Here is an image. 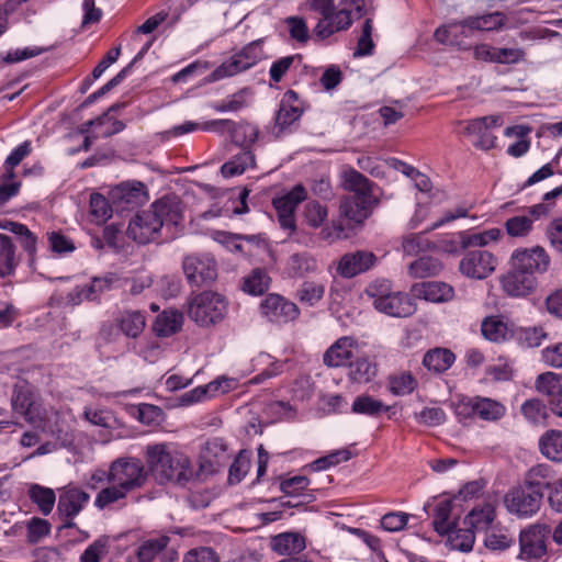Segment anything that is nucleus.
I'll list each match as a JSON object with an SVG mask.
<instances>
[{
  "instance_id": "nucleus-1",
  "label": "nucleus",
  "mask_w": 562,
  "mask_h": 562,
  "mask_svg": "<svg viewBox=\"0 0 562 562\" xmlns=\"http://www.w3.org/2000/svg\"><path fill=\"white\" fill-rule=\"evenodd\" d=\"M183 220L181 201L167 195L155 201L148 210L137 213L127 226V236L138 244L156 241L164 227L178 226Z\"/></svg>"
},
{
  "instance_id": "nucleus-2",
  "label": "nucleus",
  "mask_w": 562,
  "mask_h": 562,
  "mask_svg": "<svg viewBox=\"0 0 562 562\" xmlns=\"http://www.w3.org/2000/svg\"><path fill=\"white\" fill-rule=\"evenodd\" d=\"M145 459L149 473L159 485L172 483L186 486L194 480L190 459L167 443L148 445L145 449Z\"/></svg>"
},
{
  "instance_id": "nucleus-3",
  "label": "nucleus",
  "mask_w": 562,
  "mask_h": 562,
  "mask_svg": "<svg viewBox=\"0 0 562 562\" xmlns=\"http://www.w3.org/2000/svg\"><path fill=\"white\" fill-rule=\"evenodd\" d=\"M366 14L364 0H339L337 5L331 0L329 9L319 13L313 34L318 40H326L335 33L347 31L355 20Z\"/></svg>"
},
{
  "instance_id": "nucleus-4",
  "label": "nucleus",
  "mask_w": 562,
  "mask_h": 562,
  "mask_svg": "<svg viewBox=\"0 0 562 562\" xmlns=\"http://www.w3.org/2000/svg\"><path fill=\"white\" fill-rule=\"evenodd\" d=\"M503 25L501 13H491L481 16H470L461 22L450 23L447 26L438 27L435 38L447 45L463 46L460 36H470L473 31H493Z\"/></svg>"
},
{
  "instance_id": "nucleus-5",
  "label": "nucleus",
  "mask_w": 562,
  "mask_h": 562,
  "mask_svg": "<svg viewBox=\"0 0 562 562\" xmlns=\"http://www.w3.org/2000/svg\"><path fill=\"white\" fill-rule=\"evenodd\" d=\"M149 469L135 457H121L110 464V481L128 494L142 490L148 482Z\"/></svg>"
},
{
  "instance_id": "nucleus-6",
  "label": "nucleus",
  "mask_w": 562,
  "mask_h": 562,
  "mask_svg": "<svg viewBox=\"0 0 562 562\" xmlns=\"http://www.w3.org/2000/svg\"><path fill=\"white\" fill-rule=\"evenodd\" d=\"M226 311L227 302L223 295L204 291L190 300L188 315L198 325L209 326L221 322Z\"/></svg>"
},
{
  "instance_id": "nucleus-7",
  "label": "nucleus",
  "mask_w": 562,
  "mask_h": 562,
  "mask_svg": "<svg viewBox=\"0 0 562 562\" xmlns=\"http://www.w3.org/2000/svg\"><path fill=\"white\" fill-rule=\"evenodd\" d=\"M182 269L189 284L192 286L207 285L217 278L216 261L207 254H193L184 257Z\"/></svg>"
},
{
  "instance_id": "nucleus-8",
  "label": "nucleus",
  "mask_w": 562,
  "mask_h": 562,
  "mask_svg": "<svg viewBox=\"0 0 562 562\" xmlns=\"http://www.w3.org/2000/svg\"><path fill=\"white\" fill-rule=\"evenodd\" d=\"M542 498L543 492L533 491L522 484L505 495L504 504L510 514L528 518L538 513Z\"/></svg>"
},
{
  "instance_id": "nucleus-9",
  "label": "nucleus",
  "mask_w": 562,
  "mask_h": 562,
  "mask_svg": "<svg viewBox=\"0 0 562 562\" xmlns=\"http://www.w3.org/2000/svg\"><path fill=\"white\" fill-rule=\"evenodd\" d=\"M464 125V134L474 137L473 145L482 150H488L495 147L496 136L492 130L503 124L501 115L482 116L474 120L460 122Z\"/></svg>"
},
{
  "instance_id": "nucleus-10",
  "label": "nucleus",
  "mask_w": 562,
  "mask_h": 562,
  "mask_svg": "<svg viewBox=\"0 0 562 562\" xmlns=\"http://www.w3.org/2000/svg\"><path fill=\"white\" fill-rule=\"evenodd\" d=\"M550 528L544 524H535L522 530L519 536V558L525 560H539L546 552V539Z\"/></svg>"
},
{
  "instance_id": "nucleus-11",
  "label": "nucleus",
  "mask_w": 562,
  "mask_h": 562,
  "mask_svg": "<svg viewBox=\"0 0 562 562\" xmlns=\"http://www.w3.org/2000/svg\"><path fill=\"white\" fill-rule=\"evenodd\" d=\"M510 262L516 269L535 277L537 273H544L548 270L550 257L544 248L535 246L516 249L512 255Z\"/></svg>"
},
{
  "instance_id": "nucleus-12",
  "label": "nucleus",
  "mask_w": 562,
  "mask_h": 562,
  "mask_svg": "<svg viewBox=\"0 0 562 562\" xmlns=\"http://www.w3.org/2000/svg\"><path fill=\"white\" fill-rule=\"evenodd\" d=\"M90 495L77 486H67L59 495L57 510L65 520L61 528H74V518L85 508Z\"/></svg>"
},
{
  "instance_id": "nucleus-13",
  "label": "nucleus",
  "mask_w": 562,
  "mask_h": 562,
  "mask_svg": "<svg viewBox=\"0 0 562 562\" xmlns=\"http://www.w3.org/2000/svg\"><path fill=\"white\" fill-rule=\"evenodd\" d=\"M307 196L302 184H296L291 191L273 200L280 226L290 233L295 231L294 211Z\"/></svg>"
},
{
  "instance_id": "nucleus-14",
  "label": "nucleus",
  "mask_w": 562,
  "mask_h": 562,
  "mask_svg": "<svg viewBox=\"0 0 562 562\" xmlns=\"http://www.w3.org/2000/svg\"><path fill=\"white\" fill-rule=\"evenodd\" d=\"M496 268V258L487 250H472L459 263L460 272L471 279L487 278Z\"/></svg>"
},
{
  "instance_id": "nucleus-15",
  "label": "nucleus",
  "mask_w": 562,
  "mask_h": 562,
  "mask_svg": "<svg viewBox=\"0 0 562 562\" xmlns=\"http://www.w3.org/2000/svg\"><path fill=\"white\" fill-rule=\"evenodd\" d=\"M261 313L272 323H288L294 321L299 314L295 303L279 294H269L260 304Z\"/></svg>"
},
{
  "instance_id": "nucleus-16",
  "label": "nucleus",
  "mask_w": 562,
  "mask_h": 562,
  "mask_svg": "<svg viewBox=\"0 0 562 562\" xmlns=\"http://www.w3.org/2000/svg\"><path fill=\"white\" fill-rule=\"evenodd\" d=\"M376 256L369 250H357L345 254L338 261L337 273L342 278H353L375 266Z\"/></svg>"
},
{
  "instance_id": "nucleus-17",
  "label": "nucleus",
  "mask_w": 562,
  "mask_h": 562,
  "mask_svg": "<svg viewBox=\"0 0 562 562\" xmlns=\"http://www.w3.org/2000/svg\"><path fill=\"white\" fill-rule=\"evenodd\" d=\"M120 280V277L114 272H108L102 277H94L89 284L77 286L74 292L70 293L71 301L80 303L83 300H98L101 294L116 286Z\"/></svg>"
},
{
  "instance_id": "nucleus-18",
  "label": "nucleus",
  "mask_w": 562,
  "mask_h": 562,
  "mask_svg": "<svg viewBox=\"0 0 562 562\" xmlns=\"http://www.w3.org/2000/svg\"><path fill=\"white\" fill-rule=\"evenodd\" d=\"M358 342L350 336L337 339L324 353L323 362L326 367L338 368L346 366L357 356Z\"/></svg>"
},
{
  "instance_id": "nucleus-19",
  "label": "nucleus",
  "mask_w": 562,
  "mask_h": 562,
  "mask_svg": "<svg viewBox=\"0 0 562 562\" xmlns=\"http://www.w3.org/2000/svg\"><path fill=\"white\" fill-rule=\"evenodd\" d=\"M374 307L393 317H408L416 311L414 300L405 293L392 292L390 295L373 300Z\"/></svg>"
},
{
  "instance_id": "nucleus-20",
  "label": "nucleus",
  "mask_w": 562,
  "mask_h": 562,
  "mask_svg": "<svg viewBox=\"0 0 562 562\" xmlns=\"http://www.w3.org/2000/svg\"><path fill=\"white\" fill-rule=\"evenodd\" d=\"M376 204L375 195H348L340 201V215L356 223H362Z\"/></svg>"
},
{
  "instance_id": "nucleus-21",
  "label": "nucleus",
  "mask_w": 562,
  "mask_h": 562,
  "mask_svg": "<svg viewBox=\"0 0 562 562\" xmlns=\"http://www.w3.org/2000/svg\"><path fill=\"white\" fill-rule=\"evenodd\" d=\"M303 114V109L299 104V95L293 90H288L280 102L276 114L277 135L283 133L288 127L294 124Z\"/></svg>"
},
{
  "instance_id": "nucleus-22",
  "label": "nucleus",
  "mask_w": 562,
  "mask_h": 562,
  "mask_svg": "<svg viewBox=\"0 0 562 562\" xmlns=\"http://www.w3.org/2000/svg\"><path fill=\"white\" fill-rule=\"evenodd\" d=\"M503 290L510 296H526L536 288V277L529 276L512 266V270L503 276Z\"/></svg>"
},
{
  "instance_id": "nucleus-23",
  "label": "nucleus",
  "mask_w": 562,
  "mask_h": 562,
  "mask_svg": "<svg viewBox=\"0 0 562 562\" xmlns=\"http://www.w3.org/2000/svg\"><path fill=\"white\" fill-rule=\"evenodd\" d=\"M412 292L418 299L432 303H443L453 299V288L440 281H426L417 283L412 288Z\"/></svg>"
},
{
  "instance_id": "nucleus-24",
  "label": "nucleus",
  "mask_w": 562,
  "mask_h": 562,
  "mask_svg": "<svg viewBox=\"0 0 562 562\" xmlns=\"http://www.w3.org/2000/svg\"><path fill=\"white\" fill-rule=\"evenodd\" d=\"M12 407L15 413L21 414L30 424L41 423L44 418L40 406L33 401L32 394L26 389L14 390Z\"/></svg>"
},
{
  "instance_id": "nucleus-25",
  "label": "nucleus",
  "mask_w": 562,
  "mask_h": 562,
  "mask_svg": "<svg viewBox=\"0 0 562 562\" xmlns=\"http://www.w3.org/2000/svg\"><path fill=\"white\" fill-rule=\"evenodd\" d=\"M115 326L125 337L136 339L146 327L145 314L139 311H124L115 318Z\"/></svg>"
},
{
  "instance_id": "nucleus-26",
  "label": "nucleus",
  "mask_w": 562,
  "mask_h": 562,
  "mask_svg": "<svg viewBox=\"0 0 562 562\" xmlns=\"http://www.w3.org/2000/svg\"><path fill=\"white\" fill-rule=\"evenodd\" d=\"M113 196L123 205L134 207L147 201V190L139 181L125 182L116 187Z\"/></svg>"
},
{
  "instance_id": "nucleus-27",
  "label": "nucleus",
  "mask_w": 562,
  "mask_h": 562,
  "mask_svg": "<svg viewBox=\"0 0 562 562\" xmlns=\"http://www.w3.org/2000/svg\"><path fill=\"white\" fill-rule=\"evenodd\" d=\"M514 324L505 322L499 316L486 317L481 325L482 335L490 341L503 342L512 339Z\"/></svg>"
},
{
  "instance_id": "nucleus-28",
  "label": "nucleus",
  "mask_w": 562,
  "mask_h": 562,
  "mask_svg": "<svg viewBox=\"0 0 562 562\" xmlns=\"http://www.w3.org/2000/svg\"><path fill=\"white\" fill-rule=\"evenodd\" d=\"M236 385V380L232 378L221 376L212 381L205 386H198L183 395V401L194 403L206 397L207 393L214 395L216 392L227 393Z\"/></svg>"
},
{
  "instance_id": "nucleus-29",
  "label": "nucleus",
  "mask_w": 562,
  "mask_h": 562,
  "mask_svg": "<svg viewBox=\"0 0 562 562\" xmlns=\"http://www.w3.org/2000/svg\"><path fill=\"white\" fill-rule=\"evenodd\" d=\"M555 472L551 465L539 463L531 467L525 474L524 485L538 492H543V488L549 490L550 481L554 477Z\"/></svg>"
},
{
  "instance_id": "nucleus-30",
  "label": "nucleus",
  "mask_w": 562,
  "mask_h": 562,
  "mask_svg": "<svg viewBox=\"0 0 562 562\" xmlns=\"http://www.w3.org/2000/svg\"><path fill=\"white\" fill-rule=\"evenodd\" d=\"M348 378L356 383H368L376 375V364L359 352L348 364Z\"/></svg>"
},
{
  "instance_id": "nucleus-31",
  "label": "nucleus",
  "mask_w": 562,
  "mask_h": 562,
  "mask_svg": "<svg viewBox=\"0 0 562 562\" xmlns=\"http://www.w3.org/2000/svg\"><path fill=\"white\" fill-rule=\"evenodd\" d=\"M306 547L305 539L297 532H283L277 535L271 540V548L279 554L300 553Z\"/></svg>"
},
{
  "instance_id": "nucleus-32",
  "label": "nucleus",
  "mask_w": 562,
  "mask_h": 562,
  "mask_svg": "<svg viewBox=\"0 0 562 562\" xmlns=\"http://www.w3.org/2000/svg\"><path fill=\"white\" fill-rule=\"evenodd\" d=\"M170 542L168 535H156L143 540L137 549V558L139 562H153Z\"/></svg>"
},
{
  "instance_id": "nucleus-33",
  "label": "nucleus",
  "mask_w": 562,
  "mask_h": 562,
  "mask_svg": "<svg viewBox=\"0 0 562 562\" xmlns=\"http://www.w3.org/2000/svg\"><path fill=\"white\" fill-rule=\"evenodd\" d=\"M454 353L446 348H435L427 351L423 359V364L435 373L447 371L454 362Z\"/></svg>"
},
{
  "instance_id": "nucleus-34",
  "label": "nucleus",
  "mask_w": 562,
  "mask_h": 562,
  "mask_svg": "<svg viewBox=\"0 0 562 562\" xmlns=\"http://www.w3.org/2000/svg\"><path fill=\"white\" fill-rule=\"evenodd\" d=\"M183 316L176 310L164 311L154 323V331L159 337H169L181 329Z\"/></svg>"
},
{
  "instance_id": "nucleus-35",
  "label": "nucleus",
  "mask_w": 562,
  "mask_h": 562,
  "mask_svg": "<svg viewBox=\"0 0 562 562\" xmlns=\"http://www.w3.org/2000/svg\"><path fill=\"white\" fill-rule=\"evenodd\" d=\"M542 456L554 462H562V431L548 430L539 439Z\"/></svg>"
},
{
  "instance_id": "nucleus-36",
  "label": "nucleus",
  "mask_w": 562,
  "mask_h": 562,
  "mask_svg": "<svg viewBox=\"0 0 562 562\" xmlns=\"http://www.w3.org/2000/svg\"><path fill=\"white\" fill-rule=\"evenodd\" d=\"M495 519V508L492 504L474 507L464 518L463 525L474 531L487 530Z\"/></svg>"
},
{
  "instance_id": "nucleus-37",
  "label": "nucleus",
  "mask_w": 562,
  "mask_h": 562,
  "mask_svg": "<svg viewBox=\"0 0 562 562\" xmlns=\"http://www.w3.org/2000/svg\"><path fill=\"white\" fill-rule=\"evenodd\" d=\"M476 417L485 422H498L506 415V406L496 400L476 396Z\"/></svg>"
},
{
  "instance_id": "nucleus-38",
  "label": "nucleus",
  "mask_w": 562,
  "mask_h": 562,
  "mask_svg": "<svg viewBox=\"0 0 562 562\" xmlns=\"http://www.w3.org/2000/svg\"><path fill=\"white\" fill-rule=\"evenodd\" d=\"M547 337L542 327H517L514 325L512 339L522 348L539 347Z\"/></svg>"
},
{
  "instance_id": "nucleus-39",
  "label": "nucleus",
  "mask_w": 562,
  "mask_h": 562,
  "mask_svg": "<svg viewBox=\"0 0 562 562\" xmlns=\"http://www.w3.org/2000/svg\"><path fill=\"white\" fill-rule=\"evenodd\" d=\"M501 235L502 232L499 228H490L479 233L463 232L459 234V243L462 249L483 247L491 241L498 240Z\"/></svg>"
},
{
  "instance_id": "nucleus-40",
  "label": "nucleus",
  "mask_w": 562,
  "mask_h": 562,
  "mask_svg": "<svg viewBox=\"0 0 562 562\" xmlns=\"http://www.w3.org/2000/svg\"><path fill=\"white\" fill-rule=\"evenodd\" d=\"M451 549L462 552H470L475 541V531L465 526L464 528H457L453 526L450 531L446 533Z\"/></svg>"
},
{
  "instance_id": "nucleus-41",
  "label": "nucleus",
  "mask_w": 562,
  "mask_h": 562,
  "mask_svg": "<svg viewBox=\"0 0 562 562\" xmlns=\"http://www.w3.org/2000/svg\"><path fill=\"white\" fill-rule=\"evenodd\" d=\"M442 270L439 259L430 256H424L413 261L408 267V273L414 278L425 279L435 277Z\"/></svg>"
},
{
  "instance_id": "nucleus-42",
  "label": "nucleus",
  "mask_w": 562,
  "mask_h": 562,
  "mask_svg": "<svg viewBox=\"0 0 562 562\" xmlns=\"http://www.w3.org/2000/svg\"><path fill=\"white\" fill-rule=\"evenodd\" d=\"M262 54L261 41L257 40L235 53L233 58L238 63L241 71H246L260 61Z\"/></svg>"
},
{
  "instance_id": "nucleus-43",
  "label": "nucleus",
  "mask_w": 562,
  "mask_h": 562,
  "mask_svg": "<svg viewBox=\"0 0 562 562\" xmlns=\"http://www.w3.org/2000/svg\"><path fill=\"white\" fill-rule=\"evenodd\" d=\"M373 186V182L355 169L345 173V187L352 192L351 195H374Z\"/></svg>"
},
{
  "instance_id": "nucleus-44",
  "label": "nucleus",
  "mask_w": 562,
  "mask_h": 562,
  "mask_svg": "<svg viewBox=\"0 0 562 562\" xmlns=\"http://www.w3.org/2000/svg\"><path fill=\"white\" fill-rule=\"evenodd\" d=\"M452 510V502L450 499H442L436 504L432 526L436 532L445 536L454 526L450 521Z\"/></svg>"
},
{
  "instance_id": "nucleus-45",
  "label": "nucleus",
  "mask_w": 562,
  "mask_h": 562,
  "mask_svg": "<svg viewBox=\"0 0 562 562\" xmlns=\"http://www.w3.org/2000/svg\"><path fill=\"white\" fill-rule=\"evenodd\" d=\"M128 493L122 487H120L119 484H113L110 486H105L101 488V491L97 494L94 499V506L103 510L111 505L120 504L121 502L125 501Z\"/></svg>"
},
{
  "instance_id": "nucleus-46",
  "label": "nucleus",
  "mask_w": 562,
  "mask_h": 562,
  "mask_svg": "<svg viewBox=\"0 0 562 562\" xmlns=\"http://www.w3.org/2000/svg\"><path fill=\"white\" fill-rule=\"evenodd\" d=\"M29 496L38 506L43 515L47 516L52 513L56 502V496L52 488L35 484L31 486Z\"/></svg>"
},
{
  "instance_id": "nucleus-47",
  "label": "nucleus",
  "mask_w": 562,
  "mask_h": 562,
  "mask_svg": "<svg viewBox=\"0 0 562 562\" xmlns=\"http://www.w3.org/2000/svg\"><path fill=\"white\" fill-rule=\"evenodd\" d=\"M15 267V248L12 239L4 234H0V277L12 273Z\"/></svg>"
},
{
  "instance_id": "nucleus-48",
  "label": "nucleus",
  "mask_w": 562,
  "mask_h": 562,
  "mask_svg": "<svg viewBox=\"0 0 562 562\" xmlns=\"http://www.w3.org/2000/svg\"><path fill=\"white\" fill-rule=\"evenodd\" d=\"M389 409V406L384 405L381 401L375 400L370 395L357 396L351 406L352 413L368 416H378L379 414L387 412Z\"/></svg>"
},
{
  "instance_id": "nucleus-49",
  "label": "nucleus",
  "mask_w": 562,
  "mask_h": 562,
  "mask_svg": "<svg viewBox=\"0 0 562 562\" xmlns=\"http://www.w3.org/2000/svg\"><path fill=\"white\" fill-rule=\"evenodd\" d=\"M325 294V285L315 281H304L296 292V297L302 304L315 306Z\"/></svg>"
},
{
  "instance_id": "nucleus-50",
  "label": "nucleus",
  "mask_w": 562,
  "mask_h": 562,
  "mask_svg": "<svg viewBox=\"0 0 562 562\" xmlns=\"http://www.w3.org/2000/svg\"><path fill=\"white\" fill-rule=\"evenodd\" d=\"M535 386L539 393L547 395L550 400L562 391L561 378L554 372L539 374L536 379Z\"/></svg>"
},
{
  "instance_id": "nucleus-51",
  "label": "nucleus",
  "mask_w": 562,
  "mask_h": 562,
  "mask_svg": "<svg viewBox=\"0 0 562 562\" xmlns=\"http://www.w3.org/2000/svg\"><path fill=\"white\" fill-rule=\"evenodd\" d=\"M290 268L294 276L304 277L316 272L318 266L316 259L307 252L294 254L290 258Z\"/></svg>"
},
{
  "instance_id": "nucleus-52",
  "label": "nucleus",
  "mask_w": 562,
  "mask_h": 562,
  "mask_svg": "<svg viewBox=\"0 0 562 562\" xmlns=\"http://www.w3.org/2000/svg\"><path fill=\"white\" fill-rule=\"evenodd\" d=\"M90 215L97 224L105 223L112 216L109 201L100 193L90 195Z\"/></svg>"
},
{
  "instance_id": "nucleus-53",
  "label": "nucleus",
  "mask_w": 562,
  "mask_h": 562,
  "mask_svg": "<svg viewBox=\"0 0 562 562\" xmlns=\"http://www.w3.org/2000/svg\"><path fill=\"white\" fill-rule=\"evenodd\" d=\"M416 386V380L408 372H403L401 374L390 376L389 379V390L396 396L411 394Z\"/></svg>"
},
{
  "instance_id": "nucleus-54",
  "label": "nucleus",
  "mask_w": 562,
  "mask_h": 562,
  "mask_svg": "<svg viewBox=\"0 0 562 562\" xmlns=\"http://www.w3.org/2000/svg\"><path fill=\"white\" fill-rule=\"evenodd\" d=\"M515 543L507 530L492 528L484 539L485 547L491 551H504Z\"/></svg>"
},
{
  "instance_id": "nucleus-55",
  "label": "nucleus",
  "mask_w": 562,
  "mask_h": 562,
  "mask_svg": "<svg viewBox=\"0 0 562 562\" xmlns=\"http://www.w3.org/2000/svg\"><path fill=\"white\" fill-rule=\"evenodd\" d=\"M426 232L418 234H408L403 237L402 248L408 256L417 255L432 247V244L426 238Z\"/></svg>"
},
{
  "instance_id": "nucleus-56",
  "label": "nucleus",
  "mask_w": 562,
  "mask_h": 562,
  "mask_svg": "<svg viewBox=\"0 0 562 562\" xmlns=\"http://www.w3.org/2000/svg\"><path fill=\"white\" fill-rule=\"evenodd\" d=\"M27 542L30 544L38 543L44 537L50 533L52 526L48 520L40 517H33L27 525Z\"/></svg>"
},
{
  "instance_id": "nucleus-57",
  "label": "nucleus",
  "mask_w": 562,
  "mask_h": 562,
  "mask_svg": "<svg viewBox=\"0 0 562 562\" xmlns=\"http://www.w3.org/2000/svg\"><path fill=\"white\" fill-rule=\"evenodd\" d=\"M285 24L288 25L289 34L292 40L301 44L308 42L310 30L304 18L296 15L288 16L285 19Z\"/></svg>"
},
{
  "instance_id": "nucleus-58",
  "label": "nucleus",
  "mask_w": 562,
  "mask_h": 562,
  "mask_svg": "<svg viewBox=\"0 0 562 562\" xmlns=\"http://www.w3.org/2000/svg\"><path fill=\"white\" fill-rule=\"evenodd\" d=\"M269 288V277L261 270H255L245 278L243 289L252 295H260Z\"/></svg>"
},
{
  "instance_id": "nucleus-59",
  "label": "nucleus",
  "mask_w": 562,
  "mask_h": 562,
  "mask_svg": "<svg viewBox=\"0 0 562 562\" xmlns=\"http://www.w3.org/2000/svg\"><path fill=\"white\" fill-rule=\"evenodd\" d=\"M246 89L228 95L226 99L214 102L211 108L216 112H237L246 106Z\"/></svg>"
},
{
  "instance_id": "nucleus-60",
  "label": "nucleus",
  "mask_w": 562,
  "mask_h": 562,
  "mask_svg": "<svg viewBox=\"0 0 562 562\" xmlns=\"http://www.w3.org/2000/svg\"><path fill=\"white\" fill-rule=\"evenodd\" d=\"M372 19H367L362 26V33L361 36L358 40L357 48L353 53V56L361 57V56H370L373 54L374 50V43L372 41Z\"/></svg>"
},
{
  "instance_id": "nucleus-61",
  "label": "nucleus",
  "mask_w": 562,
  "mask_h": 562,
  "mask_svg": "<svg viewBox=\"0 0 562 562\" xmlns=\"http://www.w3.org/2000/svg\"><path fill=\"white\" fill-rule=\"evenodd\" d=\"M304 215L310 226L318 228L325 223L328 211L327 207L319 202L311 201L305 205Z\"/></svg>"
},
{
  "instance_id": "nucleus-62",
  "label": "nucleus",
  "mask_w": 562,
  "mask_h": 562,
  "mask_svg": "<svg viewBox=\"0 0 562 562\" xmlns=\"http://www.w3.org/2000/svg\"><path fill=\"white\" fill-rule=\"evenodd\" d=\"M532 220L526 215L513 216L505 223L506 232L513 237H524L532 228Z\"/></svg>"
},
{
  "instance_id": "nucleus-63",
  "label": "nucleus",
  "mask_w": 562,
  "mask_h": 562,
  "mask_svg": "<svg viewBox=\"0 0 562 562\" xmlns=\"http://www.w3.org/2000/svg\"><path fill=\"white\" fill-rule=\"evenodd\" d=\"M243 72L233 56L217 66L207 77L206 82H215Z\"/></svg>"
},
{
  "instance_id": "nucleus-64",
  "label": "nucleus",
  "mask_w": 562,
  "mask_h": 562,
  "mask_svg": "<svg viewBox=\"0 0 562 562\" xmlns=\"http://www.w3.org/2000/svg\"><path fill=\"white\" fill-rule=\"evenodd\" d=\"M183 562H220L217 553L209 547L190 550L183 558Z\"/></svg>"
}]
</instances>
